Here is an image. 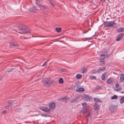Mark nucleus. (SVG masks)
Wrapping results in <instances>:
<instances>
[{"mask_svg": "<svg viewBox=\"0 0 124 124\" xmlns=\"http://www.w3.org/2000/svg\"><path fill=\"white\" fill-rule=\"evenodd\" d=\"M18 29L20 31L23 33V34H28L30 33L31 32L30 31H28V29L23 26H19L17 27Z\"/></svg>", "mask_w": 124, "mask_h": 124, "instance_id": "obj_1", "label": "nucleus"}, {"mask_svg": "<svg viewBox=\"0 0 124 124\" xmlns=\"http://www.w3.org/2000/svg\"><path fill=\"white\" fill-rule=\"evenodd\" d=\"M104 24L105 26L106 27H109L114 26L116 23L114 21H111L109 22H104Z\"/></svg>", "mask_w": 124, "mask_h": 124, "instance_id": "obj_2", "label": "nucleus"}, {"mask_svg": "<svg viewBox=\"0 0 124 124\" xmlns=\"http://www.w3.org/2000/svg\"><path fill=\"white\" fill-rule=\"evenodd\" d=\"M52 82V80L51 78H47L43 81L44 84L47 85L51 84Z\"/></svg>", "mask_w": 124, "mask_h": 124, "instance_id": "obj_3", "label": "nucleus"}, {"mask_svg": "<svg viewBox=\"0 0 124 124\" xmlns=\"http://www.w3.org/2000/svg\"><path fill=\"white\" fill-rule=\"evenodd\" d=\"M117 107L116 106L111 104L110 106L109 110L111 112H113L116 110Z\"/></svg>", "mask_w": 124, "mask_h": 124, "instance_id": "obj_4", "label": "nucleus"}, {"mask_svg": "<svg viewBox=\"0 0 124 124\" xmlns=\"http://www.w3.org/2000/svg\"><path fill=\"white\" fill-rule=\"evenodd\" d=\"M82 98L84 101H88L92 99V97L89 95L86 94H84L82 95Z\"/></svg>", "mask_w": 124, "mask_h": 124, "instance_id": "obj_5", "label": "nucleus"}, {"mask_svg": "<svg viewBox=\"0 0 124 124\" xmlns=\"http://www.w3.org/2000/svg\"><path fill=\"white\" fill-rule=\"evenodd\" d=\"M41 2L42 0H36V4L38 5V7L39 8L42 9H45L46 8L45 7L39 5V3Z\"/></svg>", "mask_w": 124, "mask_h": 124, "instance_id": "obj_6", "label": "nucleus"}, {"mask_svg": "<svg viewBox=\"0 0 124 124\" xmlns=\"http://www.w3.org/2000/svg\"><path fill=\"white\" fill-rule=\"evenodd\" d=\"M107 57L108 55L105 52L104 54H102L101 55L100 57V62H104V59Z\"/></svg>", "mask_w": 124, "mask_h": 124, "instance_id": "obj_7", "label": "nucleus"}, {"mask_svg": "<svg viewBox=\"0 0 124 124\" xmlns=\"http://www.w3.org/2000/svg\"><path fill=\"white\" fill-rule=\"evenodd\" d=\"M15 103V102L14 101H8V103L6 108L7 109H9V108H11L12 107V104Z\"/></svg>", "mask_w": 124, "mask_h": 124, "instance_id": "obj_8", "label": "nucleus"}, {"mask_svg": "<svg viewBox=\"0 0 124 124\" xmlns=\"http://www.w3.org/2000/svg\"><path fill=\"white\" fill-rule=\"evenodd\" d=\"M124 35V34L122 33L118 35L117 36V38L116 39V40L117 41H119Z\"/></svg>", "mask_w": 124, "mask_h": 124, "instance_id": "obj_9", "label": "nucleus"}, {"mask_svg": "<svg viewBox=\"0 0 124 124\" xmlns=\"http://www.w3.org/2000/svg\"><path fill=\"white\" fill-rule=\"evenodd\" d=\"M37 10V8L35 6H33L32 8L29 9V10L31 12H35Z\"/></svg>", "mask_w": 124, "mask_h": 124, "instance_id": "obj_10", "label": "nucleus"}, {"mask_svg": "<svg viewBox=\"0 0 124 124\" xmlns=\"http://www.w3.org/2000/svg\"><path fill=\"white\" fill-rule=\"evenodd\" d=\"M55 104L54 102L51 103L49 104L50 108L52 109H54L55 108Z\"/></svg>", "mask_w": 124, "mask_h": 124, "instance_id": "obj_11", "label": "nucleus"}, {"mask_svg": "<svg viewBox=\"0 0 124 124\" xmlns=\"http://www.w3.org/2000/svg\"><path fill=\"white\" fill-rule=\"evenodd\" d=\"M18 45L16 42H13L9 43V46L11 47L14 46H17Z\"/></svg>", "mask_w": 124, "mask_h": 124, "instance_id": "obj_12", "label": "nucleus"}, {"mask_svg": "<svg viewBox=\"0 0 124 124\" xmlns=\"http://www.w3.org/2000/svg\"><path fill=\"white\" fill-rule=\"evenodd\" d=\"M94 101L95 102V104H98V102L101 103L102 101L100 99L97 98H94Z\"/></svg>", "mask_w": 124, "mask_h": 124, "instance_id": "obj_13", "label": "nucleus"}, {"mask_svg": "<svg viewBox=\"0 0 124 124\" xmlns=\"http://www.w3.org/2000/svg\"><path fill=\"white\" fill-rule=\"evenodd\" d=\"M106 67H99L97 70V71L98 73H99L101 71H103L105 70Z\"/></svg>", "mask_w": 124, "mask_h": 124, "instance_id": "obj_14", "label": "nucleus"}, {"mask_svg": "<svg viewBox=\"0 0 124 124\" xmlns=\"http://www.w3.org/2000/svg\"><path fill=\"white\" fill-rule=\"evenodd\" d=\"M79 98L77 97L74 99H71L70 100L71 103H74L77 101Z\"/></svg>", "mask_w": 124, "mask_h": 124, "instance_id": "obj_15", "label": "nucleus"}, {"mask_svg": "<svg viewBox=\"0 0 124 124\" xmlns=\"http://www.w3.org/2000/svg\"><path fill=\"white\" fill-rule=\"evenodd\" d=\"M58 100L59 101H61L64 102H66L67 101L66 97H64L61 99H58Z\"/></svg>", "mask_w": 124, "mask_h": 124, "instance_id": "obj_16", "label": "nucleus"}, {"mask_svg": "<svg viewBox=\"0 0 124 124\" xmlns=\"http://www.w3.org/2000/svg\"><path fill=\"white\" fill-rule=\"evenodd\" d=\"M41 109L46 112H48L50 110L49 109L45 107H43L41 108Z\"/></svg>", "mask_w": 124, "mask_h": 124, "instance_id": "obj_17", "label": "nucleus"}, {"mask_svg": "<svg viewBox=\"0 0 124 124\" xmlns=\"http://www.w3.org/2000/svg\"><path fill=\"white\" fill-rule=\"evenodd\" d=\"M107 82L108 84H111L113 82V81L111 78H110L108 79Z\"/></svg>", "mask_w": 124, "mask_h": 124, "instance_id": "obj_18", "label": "nucleus"}, {"mask_svg": "<svg viewBox=\"0 0 124 124\" xmlns=\"http://www.w3.org/2000/svg\"><path fill=\"white\" fill-rule=\"evenodd\" d=\"M85 90V89L83 88H80L77 89L76 90L77 92H79L83 91Z\"/></svg>", "mask_w": 124, "mask_h": 124, "instance_id": "obj_19", "label": "nucleus"}, {"mask_svg": "<svg viewBox=\"0 0 124 124\" xmlns=\"http://www.w3.org/2000/svg\"><path fill=\"white\" fill-rule=\"evenodd\" d=\"M119 102L121 104H122L124 102V96L121 97L119 100Z\"/></svg>", "mask_w": 124, "mask_h": 124, "instance_id": "obj_20", "label": "nucleus"}, {"mask_svg": "<svg viewBox=\"0 0 124 124\" xmlns=\"http://www.w3.org/2000/svg\"><path fill=\"white\" fill-rule=\"evenodd\" d=\"M91 114L90 112H89L88 113V115L87 116L86 118L88 120H90L91 118Z\"/></svg>", "mask_w": 124, "mask_h": 124, "instance_id": "obj_21", "label": "nucleus"}, {"mask_svg": "<svg viewBox=\"0 0 124 124\" xmlns=\"http://www.w3.org/2000/svg\"><path fill=\"white\" fill-rule=\"evenodd\" d=\"M86 111V109L85 108H83V109L80 111V113L81 114H83Z\"/></svg>", "mask_w": 124, "mask_h": 124, "instance_id": "obj_22", "label": "nucleus"}, {"mask_svg": "<svg viewBox=\"0 0 124 124\" xmlns=\"http://www.w3.org/2000/svg\"><path fill=\"white\" fill-rule=\"evenodd\" d=\"M120 80L121 82H122L124 80V75L121 74V75Z\"/></svg>", "mask_w": 124, "mask_h": 124, "instance_id": "obj_23", "label": "nucleus"}, {"mask_svg": "<svg viewBox=\"0 0 124 124\" xmlns=\"http://www.w3.org/2000/svg\"><path fill=\"white\" fill-rule=\"evenodd\" d=\"M106 74L107 73H105L102 75L101 76V78L102 80H105V77L106 76Z\"/></svg>", "mask_w": 124, "mask_h": 124, "instance_id": "obj_24", "label": "nucleus"}, {"mask_svg": "<svg viewBox=\"0 0 124 124\" xmlns=\"http://www.w3.org/2000/svg\"><path fill=\"white\" fill-rule=\"evenodd\" d=\"M124 31V28H121L117 30V31L118 32H121Z\"/></svg>", "mask_w": 124, "mask_h": 124, "instance_id": "obj_25", "label": "nucleus"}, {"mask_svg": "<svg viewBox=\"0 0 124 124\" xmlns=\"http://www.w3.org/2000/svg\"><path fill=\"white\" fill-rule=\"evenodd\" d=\"M82 106L83 107V108H86L88 106L87 104L85 102L83 103L82 104Z\"/></svg>", "mask_w": 124, "mask_h": 124, "instance_id": "obj_26", "label": "nucleus"}, {"mask_svg": "<svg viewBox=\"0 0 124 124\" xmlns=\"http://www.w3.org/2000/svg\"><path fill=\"white\" fill-rule=\"evenodd\" d=\"M99 105L98 104H95L94 106V109L95 110H97L99 109Z\"/></svg>", "mask_w": 124, "mask_h": 124, "instance_id": "obj_27", "label": "nucleus"}, {"mask_svg": "<svg viewBox=\"0 0 124 124\" xmlns=\"http://www.w3.org/2000/svg\"><path fill=\"white\" fill-rule=\"evenodd\" d=\"M82 77V76L81 75L78 74L76 75V78L78 79H80Z\"/></svg>", "mask_w": 124, "mask_h": 124, "instance_id": "obj_28", "label": "nucleus"}, {"mask_svg": "<svg viewBox=\"0 0 124 124\" xmlns=\"http://www.w3.org/2000/svg\"><path fill=\"white\" fill-rule=\"evenodd\" d=\"M118 97V96L116 95H114L111 97L112 99H116Z\"/></svg>", "mask_w": 124, "mask_h": 124, "instance_id": "obj_29", "label": "nucleus"}, {"mask_svg": "<svg viewBox=\"0 0 124 124\" xmlns=\"http://www.w3.org/2000/svg\"><path fill=\"white\" fill-rule=\"evenodd\" d=\"M61 28L60 27L59 28L57 27L56 28L55 30L57 32H59L61 31Z\"/></svg>", "mask_w": 124, "mask_h": 124, "instance_id": "obj_30", "label": "nucleus"}, {"mask_svg": "<svg viewBox=\"0 0 124 124\" xmlns=\"http://www.w3.org/2000/svg\"><path fill=\"white\" fill-rule=\"evenodd\" d=\"M59 83L60 84H62L63 83V80L62 78H60L59 80Z\"/></svg>", "mask_w": 124, "mask_h": 124, "instance_id": "obj_31", "label": "nucleus"}, {"mask_svg": "<svg viewBox=\"0 0 124 124\" xmlns=\"http://www.w3.org/2000/svg\"><path fill=\"white\" fill-rule=\"evenodd\" d=\"M91 73L93 74L96 73H98V72L97 71V70H93L92 71Z\"/></svg>", "mask_w": 124, "mask_h": 124, "instance_id": "obj_32", "label": "nucleus"}, {"mask_svg": "<svg viewBox=\"0 0 124 124\" xmlns=\"http://www.w3.org/2000/svg\"><path fill=\"white\" fill-rule=\"evenodd\" d=\"M90 78L95 80L96 79V78L95 76H92L90 77Z\"/></svg>", "mask_w": 124, "mask_h": 124, "instance_id": "obj_33", "label": "nucleus"}, {"mask_svg": "<svg viewBox=\"0 0 124 124\" xmlns=\"http://www.w3.org/2000/svg\"><path fill=\"white\" fill-rule=\"evenodd\" d=\"M86 70V68H84L83 69L82 71V73H84L85 72V70Z\"/></svg>", "mask_w": 124, "mask_h": 124, "instance_id": "obj_34", "label": "nucleus"}, {"mask_svg": "<svg viewBox=\"0 0 124 124\" xmlns=\"http://www.w3.org/2000/svg\"><path fill=\"white\" fill-rule=\"evenodd\" d=\"M100 88L99 87H96L95 88V90L96 91H98Z\"/></svg>", "mask_w": 124, "mask_h": 124, "instance_id": "obj_35", "label": "nucleus"}, {"mask_svg": "<svg viewBox=\"0 0 124 124\" xmlns=\"http://www.w3.org/2000/svg\"><path fill=\"white\" fill-rule=\"evenodd\" d=\"M50 3L51 4V5L52 6H54V5L52 3V0H48Z\"/></svg>", "mask_w": 124, "mask_h": 124, "instance_id": "obj_36", "label": "nucleus"}, {"mask_svg": "<svg viewBox=\"0 0 124 124\" xmlns=\"http://www.w3.org/2000/svg\"><path fill=\"white\" fill-rule=\"evenodd\" d=\"M119 84L118 83H117V84H116V86H115L116 87V88H118V87H119Z\"/></svg>", "mask_w": 124, "mask_h": 124, "instance_id": "obj_37", "label": "nucleus"}, {"mask_svg": "<svg viewBox=\"0 0 124 124\" xmlns=\"http://www.w3.org/2000/svg\"><path fill=\"white\" fill-rule=\"evenodd\" d=\"M47 64V62H45L42 65V66L44 67V66L46 65Z\"/></svg>", "mask_w": 124, "mask_h": 124, "instance_id": "obj_38", "label": "nucleus"}, {"mask_svg": "<svg viewBox=\"0 0 124 124\" xmlns=\"http://www.w3.org/2000/svg\"><path fill=\"white\" fill-rule=\"evenodd\" d=\"M41 116H44L45 117H46L47 116H48L45 114H41Z\"/></svg>", "mask_w": 124, "mask_h": 124, "instance_id": "obj_39", "label": "nucleus"}, {"mask_svg": "<svg viewBox=\"0 0 124 124\" xmlns=\"http://www.w3.org/2000/svg\"><path fill=\"white\" fill-rule=\"evenodd\" d=\"M7 113V111L5 110H3V113L4 114H6Z\"/></svg>", "mask_w": 124, "mask_h": 124, "instance_id": "obj_40", "label": "nucleus"}, {"mask_svg": "<svg viewBox=\"0 0 124 124\" xmlns=\"http://www.w3.org/2000/svg\"><path fill=\"white\" fill-rule=\"evenodd\" d=\"M14 28H12L11 29V30H14ZM11 28L10 27H9V30H11Z\"/></svg>", "mask_w": 124, "mask_h": 124, "instance_id": "obj_41", "label": "nucleus"}, {"mask_svg": "<svg viewBox=\"0 0 124 124\" xmlns=\"http://www.w3.org/2000/svg\"><path fill=\"white\" fill-rule=\"evenodd\" d=\"M90 39V38H86V40H89Z\"/></svg>", "mask_w": 124, "mask_h": 124, "instance_id": "obj_42", "label": "nucleus"}, {"mask_svg": "<svg viewBox=\"0 0 124 124\" xmlns=\"http://www.w3.org/2000/svg\"><path fill=\"white\" fill-rule=\"evenodd\" d=\"M104 63L105 62H102V64H104Z\"/></svg>", "mask_w": 124, "mask_h": 124, "instance_id": "obj_43", "label": "nucleus"}, {"mask_svg": "<svg viewBox=\"0 0 124 124\" xmlns=\"http://www.w3.org/2000/svg\"><path fill=\"white\" fill-rule=\"evenodd\" d=\"M120 89H118V90H120ZM116 91H118V89H116Z\"/></svg>", "mask_w": 124, "mask_h": 124, "instance_id": "obj_44", "label": "nucleus"}, {"mask_svg": "<svg viewBox=\"0 0 124 124\" xmlns=\"http://www.w3.org/2000/svg\"><path fill=\"white\" fill-rule=\"evenodd\" d=\"M8 72H10L11 71L10 70H8Z\"/></svg>", "mask_w": 124, "mask_h": 124, "instance_id": "obj_45", "label": "nucleus"}, {"mask_svg": "<svg viewBox=\"0 0 124 124\" xmlns=\"http://www.w3.org/2000/svg\"><path fill=\"white\" fill-rule=\"evenodd\" d=\"M103 0V1H104L105 0Z\"/></svg>", "mask_w": 124, "mask_h": 124, "instance_id": "obj_46", "label": "nucleus"}, {"mask_svg": "<svg viewBox=\"0 0 124 124\" xmlns=\"http://www.w3.org/2000/svg\"><path fill=\"white\" fill-rule=\"evenodd\" d=\"M66 70H64V71H65Z\"/></svg>", "mask_w": 124, "mask_h": 124, "instance_id": "obj_47", "label": "nucleus"}]
</instances>
